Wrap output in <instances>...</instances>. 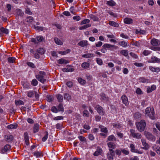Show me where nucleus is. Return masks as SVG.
<instances>
[{"mask_svg":"<svg viewBox=\"0 0 160 160\" xmlns=\"http://www.w3.org/2000/svg\"><path fill=\"white\" fill-rule=\"evenodd\" d=\"M150 62L158 63L160 62V59L155 56H152L151 58Z\"/></svg>","mask_w":160,"mask_h":160,"instance_id":"10","label":"nucleus"},{"mask_svg":"<svg viewBox=\"0 0 160 160\" xmlns=\"http://www.w3.org/2000/svg\"><path fill=\"white\" fill-rule=\"evenodd\" d=\"M133 20L130 18H126L124 19V22L127 24H132L133 23Z\"/></svg>","mask_w":160,"mask_h":160,"instance_id":"19","label":"nucleus"},{"mask_svg":"<svg viewBox=\"0 0 160 160\" xmlns=\"http://www.w3.org/2000/svg\"><path fill=\"white\" fill-rule=\"evenodd\" d=\"M120 53L125 57H127L128 55V52L127 50H123L121 51Z\"/></svg>","mask_w":160,"mask_h":160,"instance_id":"29","label":"nucleus"},{"mask_svg":"<svg viewBox=\"0 0 160 160\" xmlns=\"http://www.w3.org/2000/svg\"><path fill=\"white\" fill-rule=\"evenodd\" d=\"M102 150L99 147H98L96 151L93 153V155L95 156H98L99 155H101L102 153Z\"/></svg>","mask_w":160,"mask_h":160,"instance_id":"14","label":"nucleus"},{"mask_svg":"<svg viewBox=\"0 0 160 160\" xmlns=\"http://www.w3.org/2000/svg\"><path fill=\"white\" fill-rule=\"evenodd\" d=\"M100 96L101 98L103 100H108V98L106 97L105 94L104 93H101L100 94Z\"/></svg>","mask_w":160,"mask_h":160,"instance_id":"54","label":"nucleus"},{"mask_svg":"<svg viewBox=\"0 0 160 160\" xmlns=\"http://www.w3.org/2000/svg\"><path fill=\"white\" fill-rule=\"evenodd\" d=\"M45 73L43 71H40L38 74L36 75V78L42 83H44L46 81V80L45 78Z\"/></svg>","mask_w":160,"mask_h":160,"instance_id":"2","label":"nucleus"},{"mask_svg":"<svg viewBox=\"0 0 160 160\" xmlns=\"http://www.w3.org/2000/svg\"><path fill=\"white\" fill-rule=\"evenodd\" d=\"M149 68L152 72H158L160 71V68L153 67L152 66L149 67Z\"/></svg>","mask_w":160,"mask_h":160,"instance_id":"17","label":"nucleus"},{"mask_svg":"<svg viewBox=\"0 0 160 160\" xmlns=\"http://www.w3.org/2000/svg\"><path fill=\"white\" fill-rule=\"evenodd\" d=\"M64 99L69 101L71 99V96L68 93H65L64 95Z\"/></svg>","mask_w":160,"mask_h":160,"instance_id":"34","label":"nucleus"},{"mask_svg":"<svg viewBox=\"0 0 160 160\" xmlns=\"http://www.w3.org/2000/svg\"><path fill=\"white\" fill-rule=\"evenodd\" d=\"M82 57L85 58H90L93 57V54L92 53H87L82 55Z\"/></svg>","mask_w":160,"mask_h":160,"instance_id":"36","label":"nucleus"},{"mask_svg":"<svg viewBox=\"0 0 160 160\" xmlns=\"http://www.w3.org/2000/svg\"><path fill=\"white\" fill-rule=\"evenodd\" d=\"M109 152L107 154V158L109 160H113V157L115 155L114 151L111 148L109 149Z\"/></svg>","mask_w":160,"mask_h":160,"instance_id":"6","label":"nucleus"},{"mask_svg":"<svg viewBox=\"0 0 160 160\" xmlns=\"http://www.w3.org/2000/svg\"><path fill=\"white\" fill-rule=\"evenodd\" d=\"M106 4L110 6H113L115 5V3L113 1L110 0L107 1Z\"/></svg>","mask_w":160,"mask_h":160,"instance_id":"42","label":"nucleus"},{"mask_svg":"<svg viewBox=\"0 0 160 160\" xmlns=\"http://www.w3.org/2000/svg\"><path fill=\"white\" fill-rule=\"evenodd\" d=\"M34 18L31 16H29L26 18V21L27 22H31L34 20Z\"/></svg>","mask_w":160,"mask_h":160,"instance_id":"49","label":"nucleus"},{"mask_svg":"<svg viewBox=\"0 0 160 160\" xmlns=\"http://www.w3.org/2000/svg\"><path fill=\"white\" fill-rule=\"evenodd\" d=\"M18 127L17 124H12L8 125L7 126L8 128L9 129H16Z\"/></svg>","mask_w":160,"mask_h":160,"instance_id":"28","label":"nucleus"},{"mask_svg":"<svg viewBox=\"0 0 160 160\" xmlns=\"http://www.w3.org/2000/svg\"><path fill=\"white\" fill-rule=\"evenodd\" d=\"M119 44L121 46L124 47H126L127 46V43L125 41H121L119 42Z\"/></svg>","mask_w":160,"mask_h":160,"instance_id":"53","label":"nucleus"},{"mask_svg":"<svg viewBox=\"0 0 160 160\" xmlns=\"http://www.w3.org/2000/svg\"><path fill=\"white\" fill-rule=\"evenodd\" d=\"M115 47V46L113 45H112L107 43L104 44L102 46V47H104V48H105L106 49L107 48L111 50H112V48Z\"/></svg>","mask_w":160,"mask_h":160,"instance_id":"16","label":"nucleus"},{"mask_svg":"<svg viewBox=\"0 0 160 160\" xmlns=\"http://www.w3.org/2000/svg\"><path fill=\"white\" fill-rule=\"evenodd\" d=\"M56 97L58 102H61L63 101V97L62 95L58 94L56 95Z\"/></svg>","mask_w":160,"mask_h":160,"instance_id":"24","label":"nucleus"},{"mask_svg":"<svg viewBox=\"0 0 160 160\" xmlns=\"http://www.w3.org/2000/svg\"><path fill=\"white\" fill-rule=\"evenodd\" d=\"M92 78V75L88 74H86V78L87 79V80L89 81L91 80Z\"/></svg>","mask_w":160,"mask_h":160,"instance_id":"61","label":"nucleus"},{"mask_svg":"<svg viewBox=\"0 0 160 160\" xmlns=\"http://www.w3.org/2000/svg\"><path fill=\"white\" fill-rule=\"evenodd\" d=\"M34 92L32 91H30L27 92V95L28 97L32 98L34 95Z\"/></svg>","mask_w":160,"mask_h":160,"instance_id":"45","label":"nucleus"},{"mask_svg":"<svg viewBox=\"0 0 160 160\" xmlns=\"http://www.w3.org/2000/svg\"><path fill=\"white\" fill-rule=\"evenodd\" d=\"M78 81L79 83L82 85H84L86 83V81L82 79L81 78H79L78 79Z\"/></svg>","mask_w":160,"mask_h":160,"instance_id":"44","label":"nucleus"},{"mask_svg":"<svg viewBox=\"0 0 160 160\" xmlns=\"http://www.w3.org/2000/svg\"><path fill=\"white\" fill-rule=\"evenodd\" d=\"M45 135L44 136V137L42 138V140L43 142L45 141L47 139L48 136V132H45Z\"/></svg>","mask_w":160,"mask_h":160,"instance_id":"52","label":"nucleus"},{"mask_svg":"<svg viewBox=\"0 0 160 160\" xmlns=\"http://www.w3.org/2000/svg\"><path fill=\"white\" fill-rule=\"evenodd\" d=\"M144 134L146 138L148 140L152 141H155V137L151 133L147 131H145L144 132Z\"/></svg>","mask_w":160,"mask_h":160,"instance_id":"4","label":"nucleus"},{"mask_svg":"<svg viewBox=\"0 0 160 160\" xmlns=\"http://www.w3.org/2000/svg\"><path fill=\"white\" fill-rule=\"evenodd\" d=\"M155 150L158 154L160 155V147L158 146H157L155 148Z\"/></svg>","mask_w":160,"mask_h":160,"instance_id":"64","label":"nucleus"},{"mask_svg":"<svg viewBox=\"0 0 160 160\" xmlns=\"http://www.w3.org/2000/svg\"><path fill=\"white\" fill-rule=\"evenodd\" d=\"M151 44L153 46H156L160 45V41L158 39L153 38L151 41Z\"/></svg>","mask_w":160,"mask_h":160,"instance_id":"8","label":"nucleus"},{"mask_svg":"<svg viewBox=\"0 0 160 160\" xmlns=\"http://www.w3.org/2000/svg\"><path fill=\"white\" fill-rule=\"evenodd\" d=\"M39 126V125L38 123L35 124L34 125L33 128V133H35L38 131Z\"/></svg>","mask_w":160,"mask_h":160,"instance_id":"22","label":"nucleus"},{"mask_svg":"<svg viewBox=\"0 0 160 160\" xmlns=\"http://www.w3.org/2000/svg\"><path fill=\"white\" fill-rule=\"evenodd\" d=\"M130 135L133 138H136L137 139H140L142 138V135L140 133L135 132V130L131 129L130 130Z\"/></svg>","mask_w":160,"mask_h":160,"instance_id":"3","label":"nucleus"},{"mask_svg":"<svg viewBox=\"0 0 160 160\" xmlns=\"http://www.w3.org/2000/svg\"><path fill=\"white\" fill-rule=\"evenodd\" d=\"M130 148H131V151L132 152H136L139 154L142 153V152L138 151L136 149H135V146L132 144H131L130 145Z\"/></svg>","mask_w":160,"mask_h":160,"instance_id":"7","label":"nucleus"},{"mask_svg":"<svg viewBox=\"0 0 160 160\" xmlns=\"http://www.w3.org/2000/svg\"><path fill=\"white\" fill-rule=\"evenodd\" d=\"M58 111H61V112H64V110L63 108V106L62 104V103H60L58 107Z\"/></svg>","mask_w":160,"mask_h":160,"instance_id":"35","label":"nucleus"},{"mask_svg":"<svg viewBox=\"0 0 160 160\" xmlns=\"http://www.w3.org/2000/svg\"><path fill=\"white\" fill-rule=\"evenodd\" d=\"M121 151L123 154L127 155L129 154V151L125 149H121Z\"/></svg>","mask_w":160,"mask_h":160,"instance_id":"57","label":"nucleus"},{"mask_svg":"<svg viewBox=\"0 0 160 160\" xmlns=\"http://www.w3.org/2000/svg\"><path fill=\"white\" fill-rule=\"evenodd\" d=\"M133 117L136 119H138L141 117V114L139 112H137L134 113Z\"/></svg>","mask_w":160,"mask_h":160,"instance_id":"46","label":"nucleus"},{"mask_svg":"<svg viewBox=\"0 0 160 160\" xmlns=\"http://www.w3.org/2000/svg\"><path fill=\"white\" fill-rule=\"evenodd\" d=\"M108 141H116V138L114 135H112L108 137Z\"/></svg>","mask_w":160,"mask_h":160,"instance_id":"38","label":"nucleus"},{"mask_svg":"<svg viewBox=\"0 0 160 160\" xmlns=\"http://www.w3.org/2000/svg\"><path fill=\"white\" fill-rule=\"evenodd\" d=\"M151 49L155 51H160V47H155L154 46H151L150 47Z\"/></svg>","mask_w":160,"mask_h":160,"instance_id":"50","label":"nucleus"},{"mask_svg":"<svg viewBox=\"0 0 160 160\" xmlns=\"http://www.w3.org/2000/svg\"><path fill=\"white\" fill-rule=\"evenodd\" d=\"M135 125L138 130L140 132H142L145 128L146 123L144 120H142L140 122H136Z\"/></svg>","mask_w":160,"mask_h":160,"instance_id":"1","label":"nucleus"},{"mask_svg":"<svg viewBox=\"0 0 160 160\" xmlns=\"http://www.w3.org/2000/svg\"><path fill=\"white\" fill-rule=\"evenodd\" d=\"M54 40L56 43L58 45H61L63 44L62 42L57 38H54Z\"/></svg>","mask_w":160,"mask_h":160,"instance_id":"26","label":"nucleus"},{"mask_svg":"<svg viewBox=\"0 0 160 160\" xmlns=\"http://www.w3.org/2000/svg\"><path fill=\"white\" fill-rule=\"evenodd\" d=\"M43 39L44 38L42 36H38L37 37V41L39 42H41L42 41Z\"/></svg>","mask_w":160,"mask_h":160,"instance_id":"58","label":"nucleus"},{"mask_svg":"<svg viewBox=\"0 0 160 160\" xmlns=\"http://www.w3.org/2000/svg\"><path fill=\"white\" fill-rule=\"evenodd\" d=\"M96 61L97 63L99 65H102V60L100 58H97Z\"/></svg>","mask_w":160,"mask_h":160,"instance_id":"62","label":"nucleus"},{"mask_svg":"<svg viewBox=\"0 0 160 160\" xmlns=\"http://www.w3.org/2000/svg\"><path fill=\"white\" fill-rule=\"evenodd\" d=\"M24 137L26 144L27 145H28L29 144V138L28 133L27 132L24 133Z\"/></svg>","mask_w":160,"mask_h":160,"instance_id":"11","label":"nucleus"},{"mask_svg":"<svg viewBox=\"0 0 160 160\" xmlns=\"http://www.w3.org/2000/svg\"><path fill=\"white\" fill-rule=\"evenodd\" d=\"M8 33V29L2 27H0V35H2L3 33L7 34Z\"/></svg>","mask_w":160,"mask_h":160,"instance_id":"12","label":"nucleus"},{"mask_svg":"<svg viewBox=\"0 0 160 160\" xmlns=\"http://www.w3.org/2000/svg\"><path fill=\"white\" fill-rule=\"evenodd\" d=\"M156 88V86L155 85H152L151 88H147V92L148 93L151 92L152 91L155 90Z\"/></svg>","mask_w":160,"mask_h":160,"instance_id":"23","label":"nucleus"},{"mask_svg":"<svg viewBox=\"0 0 160 160\" xmlns=\"http://www.w3.org/2000/svg\"><path fill=\"white\" fill-rule=\"evenodd\" d=\"M91 25L90 24H87L84 25V26H82V27H80L79 28V29L80 30L84 29L88 27H91Z\"/></svg>","mask_w":160,"mask_h":160,"instance_id":"48","label":"nucleus"},{"mask_svg":"<svg viewBox=\"0 0 160 160\" xmlns=\"http://www.w3.org/2000/svg\"><path fill=\"white\" fill-rule=\"evenodd\" d=\"M139 81L140 82L143 83H148L149 82V80L143 77L140 78L139 79Z\"/></svg>","mask_w":160,"mask_h":160,"instance_id":"33","label":"nucleus"},{"mask_svg":"<svg viewBox=\"0 0 160 160\" xmlns=\"http://www.w3.org/2000/svg\"><path fill=\"white\" fill-rule=\"evenodd\" d=\"M11 148V146L8 144L6 145L4 147L2 148L1 152L2 153L6 152L7 151L9 150Z\"/></svg>","mask_w":160,"mask_h":160,"instance_id":"13","label":"nucleus"},{"mask_svg":"<svg viewBox=\"0 0 160 160\" xmlns=\"http://www.w3.org/2000/svg\"><path fill=\"white\" fill-rule=\"evenodd\" d=\"M141 142L143 146H144L142 148L145 150H148L149 148V146L148 143L146 142L145 140L144 139H142Z\"/></svg>","mask_w":160,"mask_h":160,"instance_id":"9","label":"nucleus"},{"mask_svg":"<svg viewBox=\"0 0 160 160\" xmlns=\"http://www.w3.org/2000/svg\"><path fill=\"white\" fill-rule=\"evenodd\" d=\"M95 109L100 115H103L105 113L104 109L99 105L96 106Z\"/></svg>","mask_w":160,"mask_h":160,"instance_id":"5","label":"nucleus"},{"mask_svg":"<svg viewBox=\"0 0 160 160\" xmlns=\"http://www.w3.org/2000/svg\"><path fill=\"white\" fill-rule=\"evenodd\" d=\"M122 99L123 103L126 106L128 105V99L126 95H123L122 97Z\"/></svg>","mask_w":160,"mask_h":160,"instance_id":"15","label":"nucleus"},{"mask_svg":"<svg viewBox=\"0 0 160 160\" xmlns=\"http://www.w3.org/2000/svg\"><path fill=\"white\" fill-rule=\"evenodd\" d=\"M27 64L28 65L29 67L32 68H35L36 67L34 64L32 62H27Z\"/></svg>","mask_w":160,"mask_h":160,"instance_id":"51","label":"nucleus"},{"mask_svg":"<svg viewBox=\"0 0 160 160\" xmlns=\"http://www.w3.org/2000/svg\"><path fill=\"white\" fill-rule=\"evenodd\" d=\"M90 18L93 20V21H97L98 20V18L96 16L93 15V14H91L90 15Z\"/></svg>","mask_w":160,"mask_h":160,"instance_id":"43","label":"nucleus"},{"mask_svg":"<svg viewBox=\"0 0 160 160\" xmlns=\"http://www.w3.org/2000/svg\"><path fill=\"white\" fill-rule=\"evenodd\" d=\"M90 21L88 19H85L82 21L81 23V24L82 25L86 24L87 23H88L90 22Z\"/></svg>","mask_w":160,"mask_h":160,"instance_id":"55","label":"nucleus"},{"mask_svg":"<svg viewBox=\"0 0 160 160\" xmlns=\"http://www.w3.org/2000/svg\"><path fill=\"white\" fill-rule=\"evenodd\" d=\"M32 84L34 86H36L38 84V82L35 79H33L32 80L31 82Z\"/></svg>","mask_w":160,"mask_h":160,"instance_id":"56","label":"nucleus"},{"mask_svg":"<svg viewBox=\"0 0 160 160\" xmlns=\"http://www.w3.org/2000/svg\"><path fill=\"white\" fill-rule=\"evenodd\" d=\"M81 66L82 68L85 69H87L89 68L90 65L89 63L87 62H84L82 63Z\"/></svg>","mask_w":160,"mask_h":160,"instance_id":"31","label":"nucleus"},{"mask_svg":"<svg viewBox=\"0 0 160 160\" xmlns=\"http://www.w3.org/2000/svg\"><path fill=\"white\" fill-rule=\"evenodd\" d=\"M15 104L16 106H18L23 105L24 104V103L23 102L22 100H15Z\"/></svg>","mask_w":160,"mask_h":160,"instance_id":"41","label":"nucleus"},{"mask_svg":"<svg viewBox=\"0 0 160 160\" xmlns=\"http://www.w3.org/2000/svg\"><path fill=\"white\" fill-rule=\"evenodd\" d=\"M107 145L109 148L111 149H114L116 148V145L115 143L112 142H109L107 143Z\"/></svg>","mask_w":160,"mask_h":160,"instance_id":"21","label":"nucleus"},{"mask_svg":"<svg viewBox=\"0 0 160 160\" xmlns=\"http://www.w3.org/2000/svg\"><path fill=\"white\" fill-rule=\"evenodd\" d=\"M109 23L110 25L114 26L115 27H118L119 26L118 23H117L113 21H110Z\"/></svg>","mask_w":160,"mask_h":160,"instance_id":"32","label":"nucleus"},{"mask_svg":"<svg viewBox=\"0 0 160 160\" xmlns=\"http://www.w3.org/2000/svg\"><path fill=\"white\" fill-rule=\"evenodd\" d=\"M16 59L14 57H9L8 58V62L10 63H13L15 62Z\"/></svg>","mask_w":160,"mask_h":160,"instance_id":"30","label":"nucleus"},{"mask_svg":"<svg viewBox=\"0 0 160 160\" xmlns=\"http://www.w3.org/2000/svg\"><path fill=\"white\" fill-rule=\"evenodd\" d=\"M52 111L55 113H57L58 111V109L55 106H53L51 108Z\"/></svg>","mask_w":160,"mask_h":160,"instance_id":"60","label":"nucleus"},{"mask_svg":"<svg viewBox=\"0 0 160 160\" xmlns=\"http://www.w3.org/2000/svg\"><path fill=\"white\" fill-rule=\"evenodd\" d=\"M74 70V69L73 68H64L62 69V71L63 72H72Z\"/></svg>","mask_w":160,"mask_h":160,"instance_id":"39","label":"nucleus"},{"mask_svg":"<svg viewBox=\"0 0 160 160\" xmlns=\"http://www.w3.org/2000/svg\"><path fill=\"white\" fill-rule=\"evenodd\" d=\"M72 18L73 20L76 21H78L81 19L80 17L79 16H75L73 17Z\"/></svg>","mask_w":160,"mask_h":160,"instance_id":"63","label":"nucleus"},{"mask_svg":"<svg viewBox=\"0 0 160 160\" xmlns=\"http://www.w3.org/2000/svg\"><path fill=\"white\" fill-rule=\"evenodd\" d=\"M25 12L26 13L29 15H32V12L30 11V9L28 8H27L26 9Z\"/></svg>","mask_w":160,"mask_h":160,"instance_id":"59","label":"nucleus"},{"mask_svg":"<svg viewBox=\"0 0 160 160\" xmlns=\"http://www.w3.org/2000/svg\"><path fill=\"white\" fill-rule=\"evenodd\" d=\"M58 62L60 64H62L63 63L66 64L69 63V62L67 60H65L64 59L62 58L58 60Z\"/></svg>","mask_w":160,"mask_h":160,"instance_id":"25","label":"nucleus"},{"mask_svg":"<svg viewBox=\"0 0 160 160\" xmlns=\"http://www.w3.org/2000/svg\"><path fill=\"white\" fill-rule=\"evenodd\" d=\"M34 155L37 158L40 157L42 154V152L38 151H36L33 152Z\"/></svg>","mask_w":160,"mask_h":160,"instance_id":"37","label":"nucleus"},{"mask_svg":"<svg viewBox=\"0 0 160 160\" xmlns=\"http://www.w3.org/2000/svg\"><path fill=\"white\" fill-rule=\"evenodd\" d=\"M153 110H152L151 114H148L149 118L152 119L154 120L155 119V113L154 110L153 108H152Z\"/></svg>","mask_w":160,"mask_h":160,"instance_id":"27","label":"nucleus"},{"mask_svg":"<svg viewBox=\"0 0 160 160\" xmlns=\"http://www.w3.org/2000/svg\"><path fill=\"white\" fill-rule=\"evenodd\" d=\"M78 45L81 47H83L88 45V42L86 40H82L79 42L78 44Z\"/></svg>","mask_w":160,"mask_h":160,"instance_id":"18","label":"nucleus"},{"mask_svg":"<svg viewBox=\"0 0 160 160\" xmlns=\"http://www.w3.org/2000/svg\"><path fill=\"white\" fill-rule=\"evenodd\" d=\"M5 140L8 142H10L12 141L13 139V137L12 135H8L5 136Z\"/></svg>","mask_w":160,"mask_h":160,"instance_id":"20","label":"nucleus"},{"mask_svg":"<svg viewBox=\"0 0 160 160\" xmlns=\"http://www.w3.org/2000/svg\"><path fill=\"white\" fill-rule=\"evenodd\" d=\"M36 52H38L41 55H42L44 53V50L42 48H39L37 50Z\"/></svg>","mask_w":160,"mask_h":160,"instance_id":"40","label":"nucleus"},{"mask_svg":"<svg viewBox=\"0 0 160 160\" xmlns=\"http://www.w3.org/2000/svg\"><path fill=\"white\" fill-rule=\"evenodd\" d=\"M152 108H152L150 107H148V108H147L146 109V110H145V112H146V113L147 114L150 113V112H152V110H153V109H152Z\"/></svg>","mask_w":160,"mask_h":160,"instance_id":"47","label":"nucleus"}]
</instances>
